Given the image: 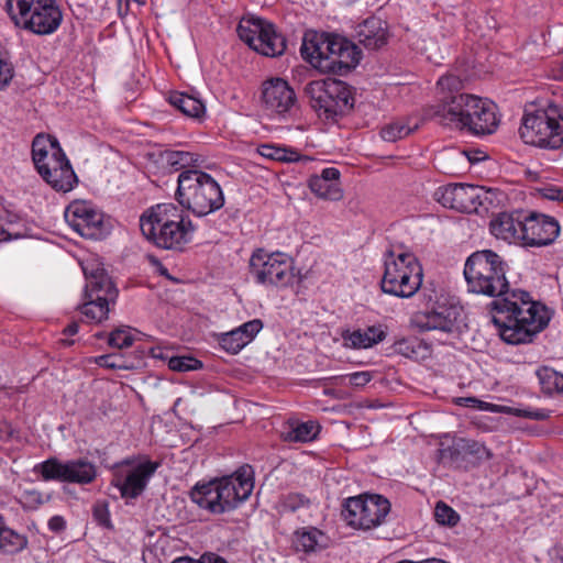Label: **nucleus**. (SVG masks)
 I'll use <instances>...</instances> for the list:
<instances>
[{"mask_svg":"<svg viewBox=\"0 0 563 563\" xmlns=\"http://www.w3.org/2000/svg\"><path fill=\"white\" fill-rule=\"evenodd\" d=\"M27 545V539L12 529L2 526V552L14 554Z\"/></svg>","mask_w":563,"mask_h":563,"instance_id":"4c0bfd02","label":"nucleus"},{"mask_svg":"<svg viewBox=\"0 0 563 563\" xmlns=\"http://www.w3.org/2000/svg\"><path fill=\"white\" fill-rule=\"evenodd\" d=\"M167 100L175 109L189 118L201 119L206 113L203 102L187 93L173 91Z\"/></svg>","mask_w":563,"mask_h":563,"instance_id":"cd10ccee","label":"nucleus"},{"mask_svg":"<svg viewBox=\"0 0 563 563\" xmlns=\"http://www.w3.org/2000/svg\"><path fill=\"white\" fill-rule=\"evenodd\" d=\"M542 196L549 200L563 201V188L558 186H548L541 190Z\"/></svg>","mask_w":563,"mask_h":563,"instance_id":"13d9d810","label":"nucleus"},{"mask_svg":"<svg viewBox=\"0 0 563 563\" xmlns=\"http://www.w3.org/2000/svg\"><path fill=\"white\" fill-rule=\"evenodd\" d=\"M301 55L321 73L343 76L358 65L362 51L344 36L322 33L303 42Z\"/></svg>","mask_w":563,"mask_h":563,"instance_id":"20e7f679","label":"nucleus"},{"mask_svg":"<svg viewBox=\"0 0 563 563\" xmlns=\"http://www.w3.org/2000/svg\"><path fill=\"white\" fill-rule=\"evenodd\" d=\"M439 164L446 174H455L467 164L477 162L479 158H472L465 151L449 150L444 151L439 156Z\"/></svg>","mask_w":563,"mask_h":563,"instance_id":"473e14b6","label":"nucleus"},{"mask_svg":"<svg viewBox=\"0 0 563 563\" xmlns=\"http://www.w3.org/2000/svg\"><path fill=\"white\" fill-rule=\"evenodd\" d=\"M1 234H2V242L10 241V240H12V239H18V238L23 236V234H22V233H20V232L10 233V232H9V231H7L3 227H2Z\"/></svg>","mask_w":563,"mask_h":563,"instance_id":"0e129e2a","label":"nucleus"},{"mask_svg":"<svg viewBox=\"0 0 563 563\" xmlns=\"http://www.w3.org/2000/svg\"><path fill=\"white\" fill-rule=\"evenodd\" d=\"M349 385L354 387H363L372 379V374L369 372H355L349 374L347 376Z\"/></svg>","mask_w":563,"mask_h":563,"instance_id":"5fc2aeb1","label":"nucleus"},{"mask_svg":"<svg viewBox=\"0 0 563 563\" xmlns=\"http://www.w3.org/2000/svg\"><path fill=\"white\" fill-rule=\"evenodd\" d=\"M58 148L62 147L55 136L44 133L35 135L32 142V161L37 173L49 175L47 163H49V158L59 157L55 153Z\"/></svg>","mask_w":563,"mask_h":563,"instance_id":"b1692460","label":"nucleus"},{"mask_svg":"<svg viewBox=\"0 0 563 563\" xmlns=\"http://www.w3.org/2000/svg\"><path fill=\"white\" fill-rule=\"evenodd\" d=\"M456 404L459 406H464V407H470V408H478L481 410H487V411H492V412H500V410L498 409L499 406L479 400L475 397L457 398Z\"/></svg>","mask_w":563,"mask_h":563,"instance_id":"8fccbe9b","label":"nucleus"},{"mask_svg":"<svg viewBox=\"0 0 563 563\" xmlns=\"http://www.w3.org/2000/svg\"><path fill=\"white\" fill-rule=\"evenodd\" d=\"M521 140L529 145L559 150L563 147V114L555 104L525 110L519 128Z\"/></svg>","mask_w":563,"mask_h":563,"instance_id":"6e6552de","label":"nucleus"},{"mask_svg":"<svg viewBox=\"0 0 563 563\" xmlns=\"http://www.w3.org/2000/svg\"><path fill=\"white\" fill-rule=\"evenodd\" d=\"M340 170L334 167H327L321 172V175H316L317 177L331 183H339L340 179Z\"/></svg>","mask_w":563,"mask_h":563,"instance_id":"bf43d9fd","label":"nucleus"},{"mask_svg":"<svg viewBox=\"0 0 563 563\" xmlns=\"http://www.w3.org/2000/svg\"><path fill=\"white\" fill-rule=\"evenodd\" d=\"M34 16L22 27L36 35L53 34L62 24L63 12L56 0H44Z\"/></svg>","mask_w":563,"mask_h":563,"instance_id":"aec40b11","label":"nucleus"},{"mask_svg":"<svg viewBox=\"0 0 563 563\" xmlns=\"http://www.w3.org/2000/svg\"><path fill=\"white\" fill-rule=\"evenodd\" d=\"M79 323L77 321L70 322L64 330L63 334L67 336H71L78 333Z\"/></svg>","mask_w":563,"mask_h":563,"instance_id":"e2e57ef3","label":"nucleus"},{"mask_svg":"<svg viewBox=\"0 0 563 563\" xmlns=\"http://www.w3.org/2000/svg\"><path fill=\"white\" fill-rule=\"evenodd\" d=\"M219 344L227 352L236 354L246 345V342L241 336V333L236 329H233L220 335Z\"/></svg>","mask_w":563,"mask_h":563,"instance_id":"a19ab883","label":"nucleus"},{"mask_svg":"<svg viewBox=\"0 0 563 563\" xmlns=\"http://www.w3.org/2000/svg\"><path fill=\"white\" fill-rule=\"evenodd\" d=\"M434 518L439 525L454 527L459 520V514L443 501H438L434 508Z\"/></svg>","mask_w":563,"mask_h":563,"instance_id":"79ce46f5","label":"nucleus"},{"mask_svg":"<svg viewBox=\"0 0 563 563\" xmlns=\"http://www.w3.org/2000/svg\"><path fill=\"white\" fill-rule=\"evenodd\" d=\"M463 453L464 455H470L475 457L477 461H488L493 457V453L489 449H487L483 443L475 440L460 439L456 443V448H448L442 451V456L450 455L451 459L455 456V454Z\"/></svg>","mask_w":563,"mask_h":563,"instance_id":"c85d7f7f","label":"nucleus"},{"mask_svg":"<svg viewBox=\"0 0 563 563\" xmlns=\"http://www.w3.org/2000/svg\"><path fill=\"white\" fill-rule=\"evenodd\" d=\"M521 245L542 247L552 244L560 233L559 222L549 216L530 213L523 217Z\"/></svg>","mask_w":563,"mask_h":563,"instance_id":"dca6fc26","label":"nucleus"},{"mask_svg":"<svg viewBox=\"0 0 563 563\" xmlns=\"http://www.w3.org/2000/svg\"><path fill=\"white\" fill-rule=\"evenodd\" d=\"M358 42L368 49H378L387 44V24L380 18L369 16L357 26Z\"/></svg>","mask_w":563,"mask_h":563,"instance_id":"5701e85b","label":"nucleus"},{"mask_svg":"<svg viewBox=\"0 0 563 563\" xmlns=\"http://www.w3.org/2000/svg\"><path fill=\"white\" fill-rule=\"evenodd\" d=\"M59 343L62 345H64V346H70V345H73L75 343V341L74 340H68V339H60Z\"/></svg>","mask_w":563,"mask_h":563,"instance_id":"69168bd1","label":"nucleus"},{"mask_svg":"<svg viewBox=\"0 0 563 563\" xmlns=\"http://www.w3.org/2000/svg\"><path fill=\"white\" fill-rule=\"evenodd\" d=\"M514 415L517 417L530 418L534 420H545L549 418V413L545 410L531 411L526 409H515Z\"/></svg>","mask_w":563,"mask_h":563,"instance_id":"4d7b16f0","label":"nucleus"},{"mask_svg":"<svg viewBox=\"0 0 563 563\" xmlns=\"http://www.w3.org/2000/svg\"><path fill=\"white\" fill-rule=\"evenodd\" d=\"M424 117L443 126L477 136L494 133L499 124L496 103L470 93L444 98L442 102L429 107Z\"/></svg>","mask_w":563,"mask_h":563,"instance_id":"f03ea898","label":"nucleus"},{"mask_svg":"<svg viewBox=\"0 0 563 563\" xmlns=\"http://www.w3.org/2000/svg\"><path fill=\"white\" fill-rule=\"evenodd\" d=\"M320 426L316 421H295L289 423L288 430L282 433V438L286 442H310L317 438Z\"/></svg>","mask_w":563,"mask_h":563,"instance_id":"c756f323","label":"nucleus"},{"mask_svg":"<svg viewBox=\"0 0 563 563\" xmlns=\"http://www.w3.org/2000/svg\"><path fill=\"white\" fill-rule=\"evenodd\" d=\"M159 462H144L136 465L124 477L115 476L112 484L120 490L123 498H136L145 489L148 479L159 467Z\"/></svg>","mask_w":563,"mask_h":563,"instance_id":"f3484780","label":"nucleus"},{"mask_svg":"<svg viewBox=\"0 0 563 563\" xmlns=\"http://www.w3.org/2000/svg\"><path fill=\"white\" fill-rule=\"evenodd\" d=\"M261 100L264 110L279 119L292 117L298 109L295 90L279 77H272L262 84Z\"/></svg>","mask_w":563,"mask_h":563,"instance_id":"2eb2a0df","label":"nucleus"},{"mask_svg":"<svg viewBox=\"0 0 563 563\" xmlns=\"http://www.w3.org/2000/svg\"><path fill=\"white\" fill-rule=\"evenodd\" d=\"M310 505L309 498L303 494L290 493L286 495L282 500V507L285 511L295 512L300 508L308 507Z\"/></svg>","mask_w":563,"mask_h":563,"instance_id":"a18cd8bd","label":"nucleus"},{"mask_svg":"<svg viewBox=\"0 0 563 563\" xmlns=\"http://www.w3.org/2000/svg\"><path fill=\"white\" fill-rule=\"evenodd\" d=\"M153 357L164 358L162 351L156 352V350H152Z\"/></svg>","mask_w":563,"mask_h":563,"instance_id":"774afa93","label":"nucleus"},{"mask_svg":"<svg viewBox=\"0 0 563 563\" xmlns=\"http://www.w3.org/2000/svg\"><path fill=\"white\" fill-rule=\"evenodd\" d=\"M490 194V190L485 191L483 188L470 184H449L439 187L433 197L445 208L471 213L477 211L484 201L492 202L488 197Z\"/></svg>","mask_w":563,"mask_h":563,"instance_id":"4468645a","label":"nucleus"},{"mask_svg":"<svg viewBox=\"0 0 563 563\" xmlns=\"http://www.w3.org/2000/svg\"><path fill=\"white\" fill-rule=\"evenodd\" d=\"M393 349L395 353L406 357H412L417 354L413 342L407 339L396 341Z\"/></svg>","mask_w":563,"mask_h":563,"instance_id":"864d4df0","label":"nucleus"},{"mask_svg":"<svg viewBox=\"0 0 563 563\" xmlns=\"http://www.w3.org/2000/svg\"><path fill=\"white\" fill-rule=\"evenodd\" d=\"M236 31L241 41L264 56L277 57L286 51V37L273 23L264 19L254 15L243 16Z\"/></svg>","mask_w":563,"mask_h":563,"instance_id":"9d476101","label":"nucleus"},{"mask_svg":"<svg viewBox=\"0 0 563 563\" xmlns=\"http://www.w3.org/2000/svg\"><path fill=\"white\" fill-rule=\"evenodd\" d=\"M250 273L256 283L265 286L286 287L294 282V262L283 252L267 253L263 249L253 252Z\"/></svg>","mask_w":563,"mask_h":563,"instance_id":"9b49d317","label":"nucleus"},{"mask_svg":"<svg viewBox=\"0 0 563 563\" xmlns=\"http://www.w3.org/2000/svg\"><path fill=\"white\" fill-rule=\"evenodd\" d=\"M44 0H5L4 9L15 26L22 29L36 14Z\"/></svg>","mask_w":563,"mask_h":563,"instance_id":"a878e982","label":"nucleus"},{"mask_svg":"<svg viewBox=\"0 0 563 563\" xmlns=\"http://www.w3.org/2000/svg\"><path fill=\"white\" fill-rule=\"evenodd\" d=\"M133 335L126 329H115L108 338V344L112 347L123 349L132 345Z\"/></svg>","mask_w":563,"mask_h":563,"instance_id":"49530a36","label":"nucleus"},{"mask_svg":"<svg viewBox=\"0 0 563 563\" xmlns=\"http://www.w3.org/2000/svg\"><path fill=\"white\" fill-rule=\"evenodd\" d=\"M35 474H40L43 481H57L66 483L67 461L62 462L57 457H49L33 468Z\"/></svg>","mask_w":563,"mask_h":563,"instance_id":"2f4dec72","label":"nucleus"},{"mask_svg":"<svg viewBox=\"0 0 563 563\" xmlns=\"http://www.w3.org/2000/svg\"><path fill=\"white\" fill-rule=\"evenodd\" d=\"M55 153L59 157L49 158L47 163L49 175L38 174L56 191L68 192L78 183V178L63 148H58Z\"/></svg>","mask_w":563,"mask_h":563,"instance_id":"6ab92c4d","label":"nucleus"},{"mask_svg":"<svg viewBox=\"0 0 563 563\" xmlns=\"http://www.w3.org/2000/svg\"><path fill=\"white\" fill-rule=\"evenodd\" d=\"M109 305L110 303L86 299L80 306V311L88 320L99 323L108 318L110 311Z\"/></svg>","mask_w":563,"mask_h":563,"instance_id":"58836bf2","label":"nucleus"},{"mask_svg":"<svg viewBox=\"0 0 563 563\" xmlns=\"http://www.w3.org/2000/svg\"><path fill=\"white\" fill-rule=\"evenodd\" d=\"M323 533L317 528L301 529L295 532L294 544L297 551L316 552Z\"/></svg>","mask_w":563,"mask_h":563,"instance_id":"f704fd0d","label":"nucleus"},{"mask_svg":"<svg viewBox=\"0 0 563 563\" xmlns=\"http://www.w3.org/2000/svg\"><path fill=\"white\" fill-rule=\"evenodd\" d=\"M541 389L547 395H563V375L555 369L543 366L536 372Z\"/></svg>","mask_w":563,"mask_h":563,"instance_id":"72a5a7b5","label":"nucleus"},{"mask_svg":"<svg viewBox=\"0 0 563 563\" xmlns=\"http://www.w3.org/2000/svg\"><path fill=\"white\" fill-rule=\"evenodd\" d=\"M263 329V322L261 319L250 320L242 325L238 327L236 330L241 333L246 344L254 340L256 334Z\"/></svg>","mask_w":563,"mask_h":563,"instance_id":"09e8293b","label":"nucleus"},{"mask_svg":"<svg viewBox=\"0 0 563 563\" xmlns=\"http://www.w3.org/2000/svg\"><path fill=\"white\" fill-rule=\"evenodd\" d=\"M308 185L314 195L323 199L336 201L343 196L339 183L325 181L317 176H311Z\"/></svg>","mask_w":563,"mask_h":563,"instance_id":"e433bc0d","label":"nucleus"},{"mask_svg":"<svg viewBox=\"0 0 563 563\" xmlns=\"http://www.w3.org/2000/svg\"><path fill=\"white\" fill-rule=\"evenodd\" d=\"M390 510V503L380 495L350 497L343 505L342 516L354 529L369 530L378 527Z\"/></svg>","mask_w":563,"mask_h":563,"instance_id":"f8f14e48","label":"nucleus"},{"mask_svg":"<svg viewBox=\"0 0 563 563\" xmlns=\"http://www.w3.org/2000/svg\"><path fill=\"white\" fill-rule=\"evenodd\" d=\"M172 563H228L222 556L212 553L206 552L198 560H195L189 556H179L172 561Z\"/></svg>","mask_w":563,"mask_h":563,"instance_id":"3c124183","label":"nucleus"},{"mask_svg":"<svg viewBox=\"0 0 563 563\" xmlns=\"http://www.w3.org/2000/svg\"><path fill=\"white\" fill-rule=\"evenodd\" d=\"M177 183V201L198 217L216 212L224 205V195L218 181L200 169L183 170Z\"/></svg>","mask_w":563,"mask_h":563,"instance_id":"423d86ee","label":"nucleus"},{"mask_svg":"<svg viewBox=\"0 0 563 563\" xmlns=\"http://www.w3.org/2000/svg\"><path fill=\"white\" fill-rule=\"evenodd\" d=\"M95 363L100 367L111 368V369H125L129 366L125 364L123 357L119 354H106L100 355L95 358Z\"/></svg>","mask_w":563,"mask_h":563,"instance_id":"de8ad7c7","label":"nucleus"},{"mask_svg":"<svg viewBox=\"0 0 563 563\" xmlns=\"http://www.w3.org/2000/svg\"><path fill=\"white\" fill-rule=\"evenodd\" d=\"M507 268L499 254L482 250L467 257L463 273L468 291L494 298L489 306L498 314L493 320L503 341L514 345L531 343L549 324L550 313L528 291L510 289Z\"/></svg>","mask_w":563,"mask_h":563,"instance_id":"f257e3e1","label":"nucleus"},{"mask_svg":"<svg viewBox=\"0 0 563 563\" xmlns=\"http://www.w3.org/2000/svg\"><path fill=\"white\" fill-rule=\"evenodd\" d=\"M48 528L53 532H62L66 528V521L62 516H53L48 520Z\"/></svg>","mask_w":563,"mask_h":563,"instance_id":"680f3d73","label":"nucleus"},{"mask_svg":"<svg viewBox=\"0 0 563 563\" xmlns=\"http://www.w3.org/2000/svg\"><path fill=\"white\" fill-rule=\"evenodd\" d=\"M303 91L311 108L328 120L344 117L354 108V88L339 79L312 80Z\"/></svg>","mask_w":563,"mask_h":563,"instance_id":"1a4fd4ad","label":"nucleus"},{"mask_svg":"<svg viewBox=\"0 0 563 563\" xmlns=\"http://www.w3.org/2000/svg\"><path fill=\"white\" fill-rule=\"evenodd\" d=\"M422 278V266L413 253L396 254L394 250L385 252L384 274L380 280L385 294L410 298L420 289Z\"/></svg>","mask_w":563,"mask_h":563,"instance_id":"0eeeda50","label":"nucleus"},{"mask_svg":"<svg viewBox=\"0 0 563 563\" xmlns=\"http://www.w3.org/2000/svg\"><path fill=\"white\" fill-rule=\"evenodd\" d=\"M51 499L49 495L44 496L41 492L31 489L25 490L19 501L24 510H36L40 506Z\"/></svg>","mask_w":563,"mask_h":563,"instance_id":"37998d69","label":"nucleus"},{"mask_svg":"<svg viewBox=\"0 0 563 563\" xmlns=\"http://www.w3.org/2000/svg\"><path fill=\"white\" fill-rule=\"evenodd\" d=\"M423 563H446V562L443 560H440V559H427V560H423Z\"/></svg>","mask_w":563,"mask_h":563,"instance_id":"338daca9","label":"nucleus"},{"mask_svg":"<svg viewBox=\"0 0 563 563\" xmlns=\"http://www.w3.org/2000/svg\"><path fill=\"white\" fill-rule=\"evenodd\" d=\"M97 477V467L87 459L67 461L66 483L90 484Z\"/></svg>","mask_w":563,"mask_h":563,"instance_id":"bb28decb","label":"nucleus"},{"mask_svg":"<svg viewBox=\"0 0 563 563\" xmlns=\"http://www.w3.org/2000/svg\"><path fill=\"white\" fill-rule=\"evenodd\" d=\"M67 223L81 236L98 240L110 232V223L91 202L75 200L65 210Z\"/></svg>","mask_w":563,"mask_h":563,"instance_id":"ddd939ff","label":"nucleus"},{"mask_svg":"<svg viewBox=\"0 0 563 563\" xmlns=\"http://www.w3.org/2000/svg\"><path fill=\"white\" fill-rule=\"evenodd\" d=\"M14 76L13 66L2 58V88L9 85Z\"/></svg>","mask_w":563,"mask_h":563,"instance_id":"052dcab7","label":"nucleus"},{"mask_svg":"<svg viewBox=\"0 0 563 563\" xmlns=\"http://www.w3.org/2000/svg\"><path fill=\"white\" fill-rule=\"evenodd\" d=\"M419 122L415 119L406 118L393 121L380 130V136L384 141L396 142L397 140L408 136L418 130Z\"/></svg>","mask_w":563,"mask_h":563,"instance_id":"7c9ffc66","label":"nucleus"},{"mask_svg":"<svg viewBox=\"0 0 563 563\" xmlns=\"http://www.w3.org/2000/svg\"><path fill=\"white\" fill-rule=\"evenodd\" d=\"M142 234L157 247L180 250L191 240L195 225L185 219L183 211L173 203L152 207L140 218Z\"/></svg>","mask_w":563,"mask_h":563,"instance_id":"39448f33","label":"nucleus"},{"mask_svg":"<svg viewBox=\"0 0 563 563\" xmlns=\"http://www.w3.org/2000/svg\"><path fill=\"white\" fill-rule=\"evenodd\" d=\"M93 519L98 522L99 526L112 529V523L110 520V512L107 504H97L92 509Z\"/></svg>","mask_w":563,"mask_h":563,"instance_id":"603ef678","label":"nucleus"},{"mask_svg":"<svg viewBox=\"0 0 563 563\" xmlns=\"http://www.w3.org/2000/svg\"><path fill=\"white\" fill-rule=\"evenodd\" d=\"M168 367L175 372H188L202 367V363L192 356H172L168 358Z\"/></svg>","mask_w":563,"mask_h":563,"instance_id":"c03bdc74","label":"nucleus"},{"mask_svg":"<svg viewBox=\"0 0 563 563\" xmlns=\"http://www.w3.org/2000/svg\"><path fill=\"white\" fill-rule=\"evenodd\" d=\"M438 86L442 89V90H445L448 89L449 91H453V90H457L461 86V80L459 77L454 76V75H448V76H442L439 80H438Z\"/></svg>","mask_w":563,"mask_h":563,"instance_id":"6e6d98bb","label":"nucleus"},{"mask_svg":"<svg viewBox=\"0 0 563 563\" xmlns=\"http://www.w3.org/2000/svg\"><path fill=\"white\" fill-rule=\"evenodd\" d=\"M253 489L254 471L246 464L231 475L196 483L189 497L199 508L212 515H222L249 499Z\"/></svg>","mask_w":563,"mask_h":563,"instance_id":"7ed1b4c3","label":"nucleus"},{"mask_svg":"<svg viewBox=\"0 0 563 563\" xmlns=\"http://www.w3.org/2000/svg\"><path fill=\"white\" fill-rule=\"evenodd\" d=\"M385 338L386 332L382 325H369L365 329L342 332L344 345L351 349H368L384 341Z\"/></svg>","mask_w":563,"mask_h":563,"instance_id":"393cba45","label":"nucleus"},{"mask_svg":"<svg viewBox=\"0 0 563 563\" xmlns=\"http://www.w3.org/2000/svg\"><path fill=\"white\" fill-rule=\"evenodd\" d=\"M260 153L266 158L278 162H296L299 158V154L296 151L271 144L262 145L260 147Z\"/></svg>","mask_w":563,"mask_h":563,"instance_id":"ea45409f","label":"nucleus"},{"mask_svg":"<svg viewBox=\"0 0 563 563\" xmlns=\"http://www.w3.org/2000/svg\"><path fill=\"white\" fill-rule=\"evenodd\" d=\"M84 273L87 280L85 287V299H92L103 303H111L115 301L118 290L104 268L99 266H85Z\"/></svg>","mask_w":563,"mask_h":563,"instance_id":"a211bd4d","label":"nucleus"},{"mask_svg":"<svg viewBox=\"0 0 563 563\" xmlns=\"http://www.w3.org/2000/svg\"><path fill=\"white\" fill-rule=\"evenodd\" d=\"M523 214L520 211L500 212L490 220V233L498 240L521 245Z\"/></svg>","mask_w":563,"mask_h":563,"instance_id":"412c9836","label":"nucleus"},{"mask_svg":"<svg viewBox=\"0 0 563 563\" xmlns=\"http://www.w3.org/2000/svg\"><path fill=\"white\" fill-rule=\"evenodd\" d=\"M166 164L175 172L181 169H198V157L190 152L185 151H166L163 155Z\"/></svg>","mask_w":563,"mask_h":563,"instance_id":"c9c22d12","label":"nucleus"},{"mask_svg":"<svg viewBox=\"0 0 563 563\" xmlns=\"http://www.w3.org/2000/svg\"><path fill=\"white\" fill-rule=\"evenodd\" d=\"M457 314L459 312L455 307L438 306L430 311L419 314L417 317V325L422 331L440 330L451 332L455 327Z\"/></svg>","mask_w":563,"mask_h":563,"instance_id":"4be33fe9","label":"nucleus"}]
</instances>
